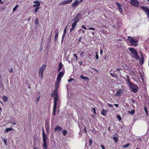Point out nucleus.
<instances>
[{"mask_svg":"<svg viewBox=\"0 0 149 149\" xmlns=\"http://www.w3.org/2000/svg\"><path fill=\"white\" fill-rule=\"evenodd\" d=\"M42 130L43 139V143L42 146V149H47L48 146L47 145L46 140L47 139V137L46 134L45 132L43 127H42Z\"/></svg>","mask_w":149,"mask_h":149,"instance_id":"1","label":"nucleus"},{"mask_svg":"<svg viewBox=\"0 0 149 149\" xmlns=\"http://www.w3.org/2000/svg\"><path fill=\"white\" fill-rule=\"evenodd\" d=\"M129 87L131 89V91L134 93H136L138 91V86L131 81H129Z\"/></svg>","mask_w":149,"mask_h":149,"instance_id":"2","label":"nucleus"},{"mask_svg":"<svg viewBox=\"0 0 149 149\" xmlns=\"http://www.w3.org/2000/svg\"><path fill=\"white\" fill-rule=\"evenodd\" d=\"M128 49L132 53V54L134 56V58L136 60L139 59L138 54L136 50L134 48H129Z\"/></svg>","mask_w":149,"mask_h":149,"instance_id":"3","label":"nucleus"},{"mask_svg":"<svg viewBox=\"0 0 149 149\" xmlns=\"http://www.w3.org/2000/svg\"><path fill=\"white\" fill-rule=\"evenodd\" d=\"M127 40L130 41L132 46H136L138 45V41L131 36H128Z\"/></svg>","mask_w":149,"mask_h":149,"instance_id":"4","label":"nucleus"},{"mask_svg":"<svg viewBox=\"0 0 149 149\" xmlns=\"http://www.w3.org/2000/svg\"><path fill=\"white\" fill-rule=\"evenodd\" d=\"M58 90L54 89L53 92L51 94L52 97H54V103H57L58 99Z\"/></svg>","mask_w":149,"mask_h":149,"instance_id":"5","label":"nucleus"},{"mask_svg":"<svg viewBox=\"0 0 149 149\" xmlns=\"http://www.w3.org/2000/svg\"><path fill=\"white\" fill-rule=\"evenodd\" d=\"M46 67V65H43L39 69V76H41V78L42 79L43 77V73L44 72L45 69Z\"/></svg>","mask_w":149,"mask_h":149,"instance_id":"6","label":"nucleus"},{"mask_svg":"<svg viewBox=\"0 0 149 149\" xmlns=\"http://www.w3.org/2000/svg\"><path fill=\"white\" fill-rule=\"evenodd\" d=\"M131 4L135 7H137L139 6V3L137 0H130Z\"/></svg>","mask_w":149,"mask_h":149,"instance_id":"7","label":"nucleus"},{"mask_svg":"<svg viewBox=\"0 0 149 149\" xmlns=\"http://www.w3.org/2000/svg\"><path fill=\"white\" fill-rule=\"evenodd\" d=\"M141 8L147 13V16L149 17V9L146 6H142Z\"/></svg>","mask_w":149,"mask_h":149,"instance_id":"8","label":"nucleus"},{"mask_svg":"<svg viewBox=\"0 0 149 149\" xmlns=\"http://www.w3.org/2000/svg\"><path fill=\"white\" fill-rule=\"evenodd\" d=\"M45 127L47 132H48L49 131L50 126L49 122L47 120L46 121L45 123Z\"/></svg>","mask_w":149,"mask_h":149,"instance_id":"9","label":"nucleus"},{"mask_svg":"<svg viewBox=\"0 0 149 149\" xmlns=\"http://www.w3.org/2000/svg\"><path fill=\"white\" fill-rule=\"evenodd\" d=\"M56 104L57 103H54L52 115L53 116H55L56 115Z\"/></svg>","mask_w":149,"mask_h":149,"instance_id":"10","label":"nucleus"},{"mask_svg":"<svg viewBox=\"0 0 149 149\" xmlns=\"http://www.w3.org/2000/svg\"><path fill=\"white\" fill-rule=\"evenodd\" d=\"M68 26H67L64 29V32L63 33V34L62 36V40H61V42H62L63 40L64 39V37H65L66 33V32H67V28Z\"/></svg>","mask_w":149,"mask_h":149,"instance_id":"11","label":"nucleus"},{"mask_svg":"<svg viewBox=\"0 0 149 149\" xmlns=\"http://www.w3.org/2000/svg\"><path fill=\"white\" fill-rule=\"evenodd\" d=\"M123 90L121 89H120L117 91V92L116 93L115 95L118 96H120L123 93Z\"/></svg>","mask_w":149,"mask_h":149,"instance_id":"12","label":"nucleus"},{"mask_svg":"<svg viewBox=\"0 0 149 149\" xmlns=\"http://www.w3.org/2000/svg\"><path fill=\"white\" fill-rule=\"evenodd\" d=\"M72 0H68L67 1H62L61 3H60V5H65L66 4H69L70 3Z\"/></svg>","mask_w":149,"mask_h":149,"instance_id":"13","label":"nucleus"},{"mask_svg":"<svg viewBox=\"0 0 149 149\" xmlns=\"http://www.w3.org/2000/svg\"><path fill=\"white\" fill-rule=\"evenodd\" d=\"M55 34L54 38V40L55 42H56L58 40V30L57 29L55 31Z\"/></svg>","mask_w":149,"mask_h":149,"instance_id":"14","label":"nucleus"},{"mask_svg":"<svg viewBox=\"0 0 149 149\" xmlns=\"http://www.w3.org/2000/svg\"><path fill=\"white\" fill-rule=\"evenodd\" d=\"M141 57L139 60V63L140 65H141L144 63V58L142 54H141Z\"/></svg>","mask_w":149,"mask_h":149,"instance_id":"15","label":"nucleus"},{"mask_svg":"<svg viewBox=\"0 0 149 149\" xmlns=\"http://www.w3.org/2000/svg\"><path fill=\"white\" fill-rule=\"evenodd\" d=\"M116 5L118 6L119 10V11L121 13H122L123 11V9L122 7V6L119 3L117 2L116 3Z\"/></svg>","mask_w":149,"mask_h":149,"instance_id":"16","label":"nucleus"},{"mask_svg":"<svg viewBox=\"0 0 149 149\" xmlns=\"http://www.w3.org/2000/svg\"><path fill=\"white\" fill-rule=\"evenodd\" d=\"M33 3H36V4H34L33 5V7L36 6L39 7L40 5V4L38 1H34Z\"/></svg>","mask_w":149,"mask_h":149,"instance_id":"17","label":"nucleus"},{"mask_svg":"<svg viewBox=\"0 0 149 149\" xmlns=\"http://www.w3.org/2000/svg\"><path fill=\"white\" fill-rule=\"evenodd\" d=\"M62 129V128L59 126H57L55 128L54 130L55 131L61 132Z\"/></svg>","mask_w":149,"mask_h":149,"instance_id":"18","label":"nucleus"},{"mask_svg":"<svg viewBox=\"0 0 149 149\" xmlns=\"http://www.w3.org/2000/svg\"><path fill=\"white\" fill-rule=\"evenodd\" d=\"M79 3V2H78V0H77L74 2L73 3L72 5V6L74 8L76 6L78 5Z\"/></svg>","mask_w":149,"mask_h":149,"instance_id":"19","label":"nucleus"},{"mask_svg":"<svg viewBox=\"0 0 149 149\" xmlns=\"http://www.w3.org/2000/svg\"><path fill=\"white\" fill-rule=\"evenodd\" d=\"M64 74V72H60L58 74L57 77L61 78L63 76Z\"/></svg>","mask_w":149,"mask_h":149,"instance_id":"20","label":"nucleus"},{"mask_svg":"<svg viewBox=\"0 0 149 149\" xmlns=\"http://www.w3.org/2000/svg\"><path fill=\"white\" fill-rule=\"evenodd\" d=\"M63 65L61 62H60L59 63V66L58 69V71H60L61 69L63 67Z\"/></svg>","mask_w":149,"mask_h":149,"instance_id":"21","label":"nucleus"},{"mask_svg":"<svg viewBox=\"0 0 149 149\" xmlns=\"http://www.w3.org/2000/svg\"><path fill=\"white\" fill-rule=\"evenodd\" d=\"M2 100L4 102H6L8 100V97L5 95H4L3 97Z\"/></svg>","mask_w":149,"mask_h":149,"instance_id":"22","label":"nucleus"},{"mask_svg":"<svg viewBox=\"0 0 149 149\" xmlns=\"http://www.w3.org/2000/svg\"><path fill=\"white\" fill-rule=\"evenodd\" d=\"M80 78L82 79L85 80L86 81H88L89 80V79L88 77H85L83 75H81Z\"/></svg>","mask_w":149,"mask_h":149,"instance_id":"23","label":"nucleus"},{"mask_svg":"<svg viewBox=\"0 0 149 149\" xmlns=\"http://www.w3.org/2000/svg\"><path fill=\"white\" fill-rule=\"evenodd\" d=\"M107 112V111L105 110L104 109H103L102 111L101 112V114L103 116H105V115H106Z\"/></svg>","mask_w":149,"mask_h":149,"instance_id":"24","label":"nucleus"},{"mask_svg":"<svg viewBox=\"0 0 149 149\" xmlns=\"http://www.w3.org/2000/svg\"><path fill=\"white\" fill-rule=\"evenodd\" d=\"M60 83L56 82L55 84V89L58 90L59 86V85Z\"/></svg>","mask_w":149,"mask_h":149,"instance_id":"25","label":"nucleus"},{"mask_svg":"<svg viewBox=\"0 0 149 149\" xmlns=\"http://www.w3.org/2000/svg\"><path fill=\"white\" fill-rule=\"evenodd\" d=\"M14 129L11 128H7L5 130V132L8 133V132L13 130Z\"/></svg>","mask_w":149,"mask_h":149,"instance_id":"26","label":"nucleus"},{"mask_svg":"<svg viewBox=\"0 0 149 149\" xmlns=\"http://www.w3.org/2000/svg\"><path fill=\"white\" fill-rule=\"evenodd\" d=\"M128 112L131 115H133L135 113V111L134 110H132L131 111H128Z\"/></svg>","mask_w":149,"mask_h":149,"instance_id":"27","label":"nucleus"},{"mask_svg":"<svg viewBox=\"0 0 149 149\" xmlns=\"http://www.w3.org/2000/svg\"><path fill=\"white\" fill-rule=\"evenodd\" d=\"M113 139L114 140L115 143H117L118 141V138L115 136H113Z\"/></svg>","mask_w":149,"mask_h":149,"instance_id":"28","label":"nucleus"},{"mask_svg":"<svg viewBox=\"0 0 149 149\" xmlns=\"http://www.w3.org/2000/svg\"><path fill=\"white\" fill-rule=\"evenodd\" d=\"M67 133V132L65 130H63L62 131V133L64 136L66 135Z\"/></svg>","mask_w":149,"mask_h":149,"instance_id":"29","label":"nucleus"},{"mask_svg":"<svg viewBox=\"0 0 149 149\" xmlns=\"http://www.w3.org/2000/svg\"><path fill=\"white\" fill-rule=\"evenodd\" d=\"M78 33H81V32H82L83 33H84V30H83L82 29H80L78 30Z\"/></svg>","mask_w":149,"mask_h":149,"instance_id":"30","label":"nucleus"},{"mask_svg":"<svg viewBox=\"0 0 149 149\" xmlns=\"http://www.w3.org/2000/svg\"><path fill=\"white\" fill-rule=\"evenodd\" d=\"M77 23L76 22H74L72 24V26L73 28H75L77 25Z\"/></svg>","mask_w":149,"mask_h":149,"instance_id":"31","label":"nucleus"},{"mask_svg":"<svg viewBox=\"0 0 149 149\" xmlns=\"http://www.w3.org/2000/svg\"><path fill=\"white\" fill-rule=\"evenodd\" d=\"M61 78L57 77L56 79V82L60 83V82L61 80Z\"/></svg>","mask_w":149,"mask_h":149,"instance_id":"32","label":"nucleus"},{"mask_svg":"<svg viewBox=\"0 0 149 149\" xmlns=\"http://www.w3.org/2000/svg\"><path fill=\"white\" fill-rule=\"evenodd\" d=\"M40 9V7H38L36 8H35V14H36L38 11V9Z\"/></svg>","mask_w":149,"mask_h":149,"instance_id":"33","label":"nucleus"},{"mask_svg":"<svg viewBox=\"0 0 149 149\" xmlns=\"http://www.w3.org/2000/svg\"><path fill=\"white\" fill-rule=\"evenodd\" d=\"M130 145V143H128L125 145L124 146H123V147L124 148H126L127 147H128Z\"/></svg>","mask_w":149,"mask_h":149,"instance_id":"34","label":"nucleus"},{"mask_svg":"<svg viewBox=\"0 0 149 149\" xmlns=\"http://www.w3.org/2000/svg\"><path fill=\"white\" fill-rule=\"evenodd\" d=\"M79 18H76V19H75V18L72 21L74 20V22H76V23H77L79 22Z\"/></svg>","mask_w":149,"mask_h":149,"instance_id":"35","label":"nucleus"},{"mask_svg":"<svg viewBox=\"0 0 149 149\" xmlns=\"http://www.w3.org/2000/svg\"><path fill=\"white\" fill-rule=\"evenodd\" d=\"M39 20L38 18L36 19L35 21V23L36 24H38L39 23Z\"/></svg>","mask_w":149,"mask_h":149,"instance_id":"36","label":"nucleus"},{"mask_svg":"<svg viewBox=\"0 0 149 149\" xmlns=\"http://www.w3.org/2000/svg\"><path fill=\"white\" fill-rule=\"evenodd\" d=\"M89 145L91 146L92 144L93 140L92 139H90L89 140Z\"/></svg>","mask_w":149,"mask_h":149,"instance_id":"37","label":"nucleus"},{"mask_svg":"<svg viewBox=\"0 0 149 149\" xmlns=\"http://www.w3.org/2000/svg\"><path fill=\"white\" fill-rule=\"evenodd\" d=\"M127 77V79H126V81H127L128 82V84H129V81H130V78H129V77L128 76V75H127L126 76Z\"/></svg>","mask_w":149,"mask_h":149,"instance_id":"38","label":"nucleus"},{"mask_svg":"<svg viewBox=\"0 0 149 149\" xmlns=\"http://www.w3.org/2000/svg\"><path fill=\"white\" fill-rule=\"evenodd\" d=\"M0 87L1 89L3 88V86L2 84V83L1 82H0Z\"/></svg>","mask_w":149,"mask_h":149,"instance_id":"39","label":"nucleus"},{"mask_svg":"<svg viewBox=\"0 0 149 149\" xmlns=\"http://www.w3.org/2000/svg\"><path fill=\"white\" fill-rule=\"evenodd\" d=\"M18 5H16L15 7H14L13 8V11L14 12V11H15L16 9L18 7Z\"/></svg>","mask_w":149,"mask_h":149,"instance_id":"40","label":"nucleus"},{"mask_svg":"<svg viewBox=\"0 0 149 149\" xmlns=\"http://www.w3.org/2000/svg\"><path fill=\"white\" fill-rule=\"evenodd\" d=\"M117 117L119 120H121V118L120 115H118L117 116Z\"/></svg>","mask_w":149,"mask_h":149,"instance_id":"41","label":"nucleus"},{"mask_svg":"<svg viewBox=\"0 0 149 149\" xmlns=\"http://www.w3.org/2000/svg\"><path fill=\"white\" fill-rule=\"evenodd\" d=\"M3 141H4V143L5 144V145H7L6 143H7V139H3Z\"/></svg>","mask_w":149,"mask_h":149,"instance_id":"42","label":"nucleus"},{"mask_svg":"<svg viewBox=\"0 0 149 149\" xmlns=\"http://www.w3.org/2000/svg\"><path fill=\"white\" fill-rule=\"evenodd\" d=\"M95 54H96L95 55V57L96 59H97L99 58V56L97 54V52H96L95 53Z\"/></svg>","mask_w":149,"mask_h":149,"instance_id":"43","label":"nucleus"},{"mask_svg":"<svg viewBox=\"0 0 149 149\" xmlns=\"http://www.w3.org/2000/svg\"><path fill=\"white\" fill-rule=\"evenodd\" d=\"M80 13H78L77 14V15L75 17V19H76V18H78V17L80 16Z\"/></svg>","mask_w":149,"mask_h":149,"instance_id":"44","label":"nucleus"},{"mask_svg":"<svg viewBox=\"0 0 149 149\" xmlns=\"http://www.w3.org/2000/svg\"><path fill=\"white\" fill-rule=\"evenodd\" d=\"M110 74L111 76L113 77H115L116 76V75H114L113 73H110Z\"/></svg>","mask_w":149,"mask_h":149,"instance_id":"45","label":"nucleus"},{"mask_svg":"<svg viewBox=\"0 0 149 149\" xmlns=\"http://www.w3.org/2000/svg\"><path fill=\"white\" fill-rule=\"evenodd\" d=\"M51 38H52L51 37H50L49 36L48 37V42H50L51 40Z\"/></svg>","mask_w":149,"mask_h":149,"instance_id":"46","label":"nucleus"},{"mask_svg":"<svg viewBox=\"0 0 149 149\" xmlns=\"http://www.w3.org/2000/svg\"><path fill=\"white\" fill-rule=\"evenodd\" d=\"M100 146L102 148V149H105V147L103 145L101 144L100 145Z\"/></svg>","mask_w":149,"mask_h":149,"instance_id":"47","label":"nucleus"},{"mask_svg":"<svg viewBox=\"0 0 149 149\" xmlns=\"http://www.w3.org/2000/svg\"><path fill=\"white\" fill-rule=\"evenodd\" d=\"M73 56H74L76 57V60H77L78 58V56H77V54H73Z\"/></svg>","mask_w":149,"mask_h":149,"instance_id":"48","label":"nucleus"},{"mask_svg":"<svg viewBox=\"0 0 149 149\" xmlns=\"http://www.w3.org/2000/svg\"><path fill=\"white\" fill-rule=\"evenodd\" d=\"M74 79L73 78H71L70 79H68V81L69 82H71V81H72Z\"/></svg>","mask_w":149,"mask_h":149,"instance_id":"49","label":"nucleus"},{"mask_svg":"<svg viewBox=\"0 0 149 149\" xmlns=\"http://www.w3.org/2000/svg\"><path fill=\"white\" fill-rule=\"evenodd\" d=\"M92 109L93 110L94 113L95 114H96V111H95L96 109H95L94 108H93Z\"/></svg>","mask_w":149,"mask_h":149,"instance_id":"50","label":"nucleus"},{"mask_svg":"<svg viewBox=\"0 0 149 149\" xmlns=\"http://www.w3.org/2000/svg\"><path fill=\"white\" fill-rule=\"evenodd\" d=\"M89 29L90 30H95V29L94 28H93V27H90L89 28Z\"/></svg>","mask_w":149,"mask_h":149,"instance_id":"51","label":"nucleus"},{"mask_svg":"<svg viewBox=\"0 0 149 149\" xmlns=\"http://www.w3.org/2000/svg\"><path fill=\"white\" fill-rule=\"evenodd\" d=\"M144 110L145 111V112H148V110L147 109L146 107H144Z\"/></svg>","mask_w":149,"mask_h":149,"instance_id":"52","label":"nucleus"},{"mask_svg":"<svg viewBox=\"0 0 149 149\" xmlns=\"http://www.w3.org/2000/svg\"><path fill=\"white\" fill-rule=\"evenodd\" d=\"M84 132L86 133H87V130H86V127H84Z\"/></svg>","mask_w":149,"mask_h":149,"instance_id":"53","label":"nucleus"},{"mask_svg":"<svg viewBox=\"0 0 149 149\" xmlns=\"http://www.w3.org/2000/svg\"><path fill=\"white\" fill-rule=\"evenodd\" d=\"M74 28H73V27H72V28H71V29H70V32H71L72 31H73L74 30Z\"/></svg>","mask_w":149,"mask_h":149,"instance_id":"54","label":"nucleus"},{"mask_svg":"<svg viewBox=\"0 0 149 149\" xmlns=\"http://www.w3.org/2000/svg\"><path fill=\"white\" fill-rule=\"evenodd\" d=\"M131 100L132 102V103H134L135 102V100L133 99H131Z\"/></svg>","mask_w":149,"mask_h":149,"instance_id":"55","label":"nucleus"},{"mask_svg":"<svg viewBox=\"0 0 149 149\" xmlns=\"http://www.w3.org/2000/svg\"><path fill=\"white\" fill-rule=\"evenodd\" d=\"M40 97L39 96L36 98V102L38 101L39 100Z\"/></svg>","mask_w":149,"mask_h":149,"instance_id":"56","label":"nucleus"},{"mask_svg":"<svg viewBox=\"0 0 149 149\" xmlns=\"http://www.w3.org/2000/svg\"><path fill=\"white\" fill-rule=\"evenodd\" d=\"M108 105L110 107H113V106L111 104H109V103H108Z\"/></svg>","mask_w":149,"mask_h":149,"instance_id":"57","label":"nucleus"},{"mask_svg":"<svg viewBox=\"0 0 149 149\" xmlns=\"http://www.w3.org/2000/svg\"><path fill=\"white\" fill-rule=\"evenodd\" d=\"M114 105L116 107H118V104H114Z\"/></svg>","mask_w":149,"mask_h":149,"instance_id":"58","label":"nucleus"},{"mask_svg":"<svg viewBox=\"0 0 149 149\" xmlns=\"http://www.w3.org/2000/svg\"><path fill=\"white\" fill-rule=\"evenodd\" d=\"M82 28H84V29H87L86 28V27L85 26H84V25H82Z\"/></svg>","mask_w":149,"mask_h":149,"instance_id":"59","label":"nucleus"},{"mask_svg":"<svg viewBox=\"0 0 149 149\" xmlns=\"http://www.w3.org/2000/svg\"><path fill=\"white\" fill-rule=\"evenodd\" d=\"M93 69L96 72H98V71L95 68H93Z\"/></svg>","mask_w":149,"mask_h":149,"instance_id":"60","label":"nucleus"},{"mask_svg":"<svg viewBox=\"0 0 149 149\" xmlns=\"http://www.w3.org/2000/svg\"><path fill=\"white\" fill-rule=\"evenodd\" d=\"M140 75L141 77V78L142 79L143 78V76L142 75V74L141 73V72H140Z\"/></svg>","mask_w":149,"mask_h":149,"instance_id":"61","label":"nucleus"},{"mask_svg":"<svg viewBox=\"0 0 149 149\" xmlns=\"http://www.w3.org/2000/svg\"><path fill=\"white\" fill-rule=\"evenodd\" d=\"M116 70H117V71H119V70H121L122 69H121V68H117V69H116Z\"/></svg>","mask_w":149,"mask_h":149,"instance_id":"62","label":"nucleus"},{"mask_svg":"<svg viewBox=\"0 0 149 149\" xmlns=\"http://www.w3.org/2000/svg\"><path fill=\"white\" fill-rule=\"evenodd\" d=\"M3 3V2L1 0H0V4H2Z\"/></svg>","mask_w":149,"mask_h":149,"instance_id":"63","label":"nucleus"},{"mask_svg":"<svg viewBox=\"0 0 149 149\" xmlns=\"http://www.w3.org/2000/svg\"><path fill=\"white\" fill-rule=\"evenodd\" d=\"M13 69H11L9 71V72L11 73L13 72Z\"/></svg>","mask_w":149,"mask_h":149,"instance_id":"64","label":"nucleus"}]
</instances>
